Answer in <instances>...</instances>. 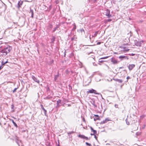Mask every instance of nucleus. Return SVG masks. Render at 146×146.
<instances>
[{"mask_svg": "<svg viewBox=\"0 0 146 146\" xmlns=\"http://www.w3.org/2000/svg\"><path fill=\"white\" fill-rule=\"evenodd\" d=\"M11 49V48L9 46L4 48L1 51V52L2 53H5V55H6L8 53H9Z\"/></svg>", "mask_w": 146, "mask_h": 146, "instance_id": "1", "label": "nucleus"}, {"mask_svg": "<svg viewBox=\"0 0 146 146\" xmlns=\"http://www.w3.org/2000/svg\"><path fill=\"white\" fill-rule=\"evenodd\" d=\"M96 91L94 90L93 89H91L90 90H88L86 92V93L87 94H88L89 93H94L96 94L100 95L102 97V98L103 99V98L102 97V94L100 93H97Z\"/></svg>", "mask_w": 146, "mask_h": 146, "instance_id": "2", "label": "nucleus"}, {"mask_svg": "<svg viewBox=\"0 0 146 146\" xmlns=\"http://www.w3.org/2000/svg\"><path fill=\"white\" fill-rule=\"evenodd\" d=\"M118 58L120 59V61H122L124 59H126L127 60L129 59L128 57V56L123 55L119 56Z\"/></svg>", "mask_w": 146, "mask_h": 146, "instance_id": "3", "label": "nucleus"}, {"mask_svg": "<svg viewBox=\"0 0 146 146\" xmlns=\"http://www.w3.org/2000/svg\"><path fill=\"white\" fill-rule=\"evenodd\" d=\"M105 15L108 16V17L110 18L111 17V15H110V11L109 10L107 9L105 12Z\"/></svg>", "mask_w": 146, "mask_h": 146, "instance_id": "4", "label": "nucleus"}, {"mask_svg": "<svg viewBox=\"0 0 146 146\" xmlns=\"http://www.w3.org/2000/svg\"><path fill=\"white\" fill-rule=\"evenodd\" d=\"M33 80L35 82L39 84L40 81L39 80H38L36 78L35 76L32 75L31 76Z\"/></svg>", "mask_w": 146, "mask_h": 146, "instance_id": "5", "label": "nucleus"}, {"mask_svg": "<svg viewBox=\"0 0 146 146\" xmlns=\"http://www.w3.org/2000/svg\"><path fill=\"white\" fill-rule=\"evenodd\" d=\"M135 65L134 64H129L128 66V68L129 70H131L135 67Z\"/></svg>", "mask_w": 146, "mask_h": 146, "instance_id": "6", "label": "nucleus"}, {"mask_svg": "<svg viewBox=\"0 0 146 146\" xmlns=\"http://www.w3.org/2000/svg\"><path fill=\"white\" fill-rule=\"evenodd\" d=\"M110 120L108 118H107L105 119L104 120L101 121L100 122V124H104L107 123L108 121H110Z\"/></svg>", "mask_w": 146, "mask_h": 146, "instance_id": "7", "label": "nucleus"}, {"mask_svg": "<svg viewBox=\"0 0 146 146\" xmlns=\"http://www.w3.org/2000/svg\"><path fill=\"white\" fill-rule=\"evenodd\" d=\"M23 3V2L21 1H19L17 7L18 9H19L21 7V6L22 5Z\"/></svg>", "mask_w": 146, "mask_h": 146, "instance_id": "8", "label": "nucleus"}, {"mask_svg": "<svg viewBox=\"0 0 146 146\" xmlns=\"http://www.w3.org/2000/svg\"><path fill=\"white\" fill-rule=\"evenodd\" d=\"M111 61L114 64H116L117 63V61L115 58H111Z\"/></svg>", "mask_w": 146, "mask_h": 146, "instance_id": "9", "label": "nucleus"}, {"mask_svg": "<svg viewBox=\"0 0 146 146\" xmlns=\"http://www.w3.org/2000/svg\"><path fill=\"white\" fill-rule=\"evenodd\" d=\"M59 73L58 72V74L56 75H55L54 77V80L55 82H57L58 78L59 77Z\"/></svg>", "mask_w": 146, "mask_h": 146, "instance_id": "10", "label": "nucleus"}, {"mask_svg": "<svg viewBox=\"0 0 146 146\" xmlns=\"http://www.w3.org/2000/svg\"><path fill=\"white\" fill-rule=\"evenodd\" d=\"M143 41L142 40L141 41L138 42V41L135 43L136 45L137 46H140L141 44V42H143Z\"/></svg>", "mask_w": 146, "mask_h": 146, "instance_id": "11", "label": "nucleus"}, {"mask_svg": "<svg viewBox=\"0 0 146 146\" xmlns=\"http://www.w3.org/2000/svg\"><path fill=\"white\" fill-rule=\"evenodd\" d=\"M40 106L41 108L44 111V113L46 115L47 112L46 110L44 108L43 106L41 104Z\"/></svg>", "mask_w": 146, "mask_h": 146, "instance_id": "12", "label": "nucleus"}, {"mask_svg": "<svg viewBox=\"0 0 146 146\" xmlns=\"http://www.w3.org/2000/svg\"><path fill=\"white\" fill-rule=\"evenodd\" d=\"M113 80L117 82H118L120 83H121L123 82V81L120 79H113Z\"/></svg>", "mask_w": 146, "mask_h": 146, "instance_id": "13", "label": "nucleus"}, {"mask_svg": "<svg viewBox=\"0 0 146 146\" xmlns=\"http://www.w3.org/2000/svg\"><path fill=\"white\" fill-rule=\"evenodd\" d=\"M29 13H31V17L32 18H33L34 15L33 10L31 9L30 8V12Z\"/></svg>", "mask_w": 146, "mask_h": 146, "instance_id": "14", "label": "nucleus"}, {"mask_svg": "<svg viewBox=\"0 0 146 146\" xmlns=\"http://www.w3.org/2000/svg\"><path fill=\"white\" fill-rule=\"evenodd\" d=\"M61 100H58L57 101V106H58V107H59V106H60V105H59V104H60L61 103Z\"/></svg>", "mask_w": 146, "mask_h": 146, "instance_id": "15", "label": "nucleus"}, {"mask_svg": "<svg viewBox=\"0 0 146 146\" xmlns=\"http://www.w3.org/2000/svg\"><path fill=\"white\" fill-rule=\"evenodd\" d=\"M92 104L93 105L94 107L95 108H96L97 107V106L95 104V102L94 101H92V102H91Z\"/></svg>", "mask_w": 146, "mask_h": 146, "instance_id": "16", "label": "nucleus"}, {"mask_svg": "<svg viewBox=\"0 0 146 146\" xmlns=\"http://www.w3.org/2000/svg\"><path fill=\"white\" fill-rule=\"evenodd\" d=\"M11 120L12 121V123H13L14 125L17 128L18 127V126L17 124L14 121V120L13 119H11Z\"/></svg>", "mask_w": 146, "mask_h": 146, "instance_id": "17", "label": "nucleus"}, {"mask_svg": "<svg viewBox=\"0 0 146 146\" xmlns=\"http://www.w3.org/2000/svg\"><path fill=\"white\" fill-rule=\"evenodd\" d=\"M59 25H56V27L54 28L53 31V32H55L56 30V29L58 28H59Z\"/></svg>", "mask_w": 146, "mask_h": 146, "instance_id": "18", "label": "nucleus"}, {"mask_svg": "<svg viewBox=\"0 0 146 146\" xmlns=\"http://www.w3.org/2000/svg\"><path fill=\"white\" fill-rule=\"evenodd\" d=\"M85 136L83 135H78V137L84 139Z\"/></svg>", "mask_w": 146, "mask_h": 146, "instance_id": "19", "label": "nucleus"}, {"mask_svg": "<svg viewBox=\"0 0 146 146\" xmlns=\"http://www.w3.org/2000/svg\"><path fill=\"white\" fill-rule=\"evenodd\" d=\"M77 39V38L75 36H74L73 37L71 38V40L73 41V40H76Z\"/></svg>", "mask_w": 146, "mask_h": 146, "instance_id": "20", "label": "nucleus"}, {"mask_svg": "<svg viewBox=\"0 0 146 146\" xmlns=\"http://www.w3.org/2000/svg\"><path fill=\"white\" fill-rule=\"evenodd\" d=\"M8 62L7 61H6L5 62H4L3 61H2V62H1L2 65H5V64H6Z\"/></svg>", "mask_w": 146, "mask_h": 146, "instance_id": "21", "label": "nucleus"}, {"mask_svg": "<svg viewBox=\"0 0 146 146\" xmlns=\"http://www.w3.org/2000/svg\"><path fill=\"white\" fill-rule=\"evenodd\" d=\"M98 31L96 32L92 36H96L97 35V34H98Z\"/></svg>", "mask_w": 146, "mask_h": 146, "instance_id": "22", "label": "nucleus"}, {"mask_svg": "<svg viewBox=\"0 0 146 146\" xmlns=\"http://www.w3.org/2000/svg\"><path fill=\"white\" fill-rule=\"evenodd\" d=\"M55 38L53 36L51 40V42H53L55 40Z\"/></svg>", "mask_w": 146, "mask_h": 146, "instance_id": "23", "label": "nucleus"}, {"mask_svg": "<svg viewBox=\"0 0 146 146\" xmlns=\"http://www.w3.org/2000/svg\"><path fill=\"white\" fill-rule=\"evenodd\" d=\"M16 139V143H17L19 145V142L18 141H19V140L18 139V138L17 137L16 139Z\"/></svg>", "mask_w": 146, "mask_h": 146, "instance_id": "24", "label": "nucleus"}, {"mask_svg": "<svg viewBox=\"0 0 146 146\" xmlns=\"http://www.w3.org/2000/svg\"><path fill=\"white\" fill-rule=\"evenodd\" d=\"M86 144L87 145H88L89 146H92V145L91 144L89 143L88 142H86Z\"/></svg>", "mask_w": 146, "mask_h": 146, "instance_id": "25", "label": "nucleus"}, {"mask_svg": "<svg viewBox=\"0 0 146 146\" xmlns=\"http://www.w3.org/2000/svg\"><path fill=\"white\" fill-rule=\"evenodd\" d=\"M108 58V56H106V57H102V58H101L100 59H99V60L101 59H106V58Z\"/></svg>", "mask_w": 146, "mask_h": 146, "instance_id": "26", "label": "nucleus"}, {"mask_svg": "<svg viewBox=\"0 0 146 146\" xmlns=\"http://www.w3.org/2000/svg\"><path fill=\"white\" fill-rule=\"evenodd\" d=\"M125 121H126V124L128 125H129V121H127V119H126V120H125Z\"/></svg>", "mask_w": 146, "mask_h": 146, "instance_id": "27", "label": "nucleus"}, {"mask_svg": "<svg viewBox=\"0 0 146 146\" xmlns=\"http://www.w3.org/2000/svg\"><path fill=\"white\" fill-rule=\"evenodd\" d=\"M93 133H94V134H96L97 133V131H96L95 130H94L93 131Z\"/></svg>", "mask_w": 146, "mask_h": 146, "instance_id": "28", "label": "nucleus"}, {"mask_svg": "<svg viewBox=\"0 0 146 146\" xmlns=\"http://www.w3.org/2000/svg\"><path fill=\"white\" fill-rule=\"evenodd\" d=\"M115 107L116 108H118V105L117 104H115Z\"/></svg>", "mask_w": 146, "mask_h": 146, "instance_id": "29", "label": "nucleus"}, {"mask_svg": "<svg viewBox=\"0 0 146 146\" xmlns=\"http://www.w3.org/2000/svg\"><path fill=\"white\" fill-rule=\"evenodd\" d=\"M84 139H86V140H89L90 139L89 138H88V137H87L85 136V137Z\"/></svg>", "mask_w": 146, "mask_h": 146, "instance_id": "30", "label": "nucleus"}, {"mask_svg": "<svg viewBox=\"0 0 146 146\" xmlns=\"http://www.w3.org/2000/svg\"><path fill=\"white\" fill-rule=\"evenodd\" d=\"M98 119H99V118H94V120L95 121H96V120H98Z\"/></svg>", "mask_w": 146, "mask_h": 146, "instance_id": "31", "label": "nucleus"}, {"mask_svg": "<svg viewBox=\"0 0 146 146\" xmlns=\"http://www.w3.org/2000/svg\"><path fill=\"white\" fill-rule=\"evenodd\" d=\"M94 138H95V139L96 140H97V137L96 136V134H95L94 135Z\"/></svg>", "mask_w": 146, "mask_h": 146, "instance_id": "32", "label": "nucleus"}, {"mask_svg": "<svg viewBox=\"0 0 146 146\" xmlns=\"http://www.w3.org/2000/svg\"><path fill=\"white\" fill-rule=\"evenodd\" d=\"M17 88H15L14 89V90H13V92H15V91H16V90H17Z\"/></svg>", "mask_w": 146, "mask_h": 146, "instance_id": "33", "label": "nucleus"}, {"mask_svg": "<svg viewBox=\"0 0 146 146\" xmlns=\"http://www.w3.org/2000/svg\"><path fill=\"white\" fill-rule=\"evenodd\" d=\"M69 89H72V87L69 85Z\"/></svg>", "mask_w": 146, "mask_h": 146, "instance_id": "34", "label": "nucleus"}, {"mask_svg": "<svg viewBox=\"0 0 146 146\" xmlns=\"http://www.w3.org/2000/svg\"><path fill=\"white\" fill-rule=\"evenodd\" d=\"M90 128L91 130L92 131L94 130V129H93L92 128V127H90Z\"/></svg>", "mask_w": 146, "mask_h": 146, "instance_id": "35", "label": "nucleus"}, {"mask_svg": "<svg viewBox=\"0 0 146 146\" xmlns=\"http://www.w3.org/2000/svg\"><path fill=\"white\" fill-rule=\"evenodd\" d=\"M93 64L94 66H97V65L96 64L95 62L93 63Z\"/></svg>", "mask_w": 146, "mask_h": 146, "instance_id": "36", "label": "nucleus"}, {"mask_svg": "<svg viewBox=\"0 0 146 146\" xmlns=\"http://www.w3.org/2000/svg\"><path fill=\"white\" fill-rule=\"evenodd\" d=\"M14 107V105H11V108L12 109H13Z\"/></svg>", "mask_w": 146, "mask_h": 146, "instance_id": "37", "label": "nucleus"}, {"mask_svg": "<svg viewBox=\"0 0 146 146\" xmlns=\"http://www.w3.org/2000/svg\"><path fill=\"white\" fill-rule=\"evenodd\" d=\"M101 43V42H98L97 43V45H99V44H100Z\"/></svg>", "mask_w": 146, "mask_h": 146, "instance_id": "38", "label": "nucleus"}, {"mask_svg": "<svg viewBox=\"0 0 146 146\" xmlns=\"http://www.w3.org/2000/svg\"><path fill=\"white\" fill-rule=\"evenodd\" d=\"M135 54H133V53H132L131 54H129V55H130V56H134L135 55Z\"/></svg>", "mask_w": 146, "mask_h": 146, "instance_id": "39", "label": "nucleus"}, {"mask_svg": "<svg viewBox=\"0 0 146 146\" xmlns=\"http://www.w3.org/2000/svg\"><path fill=\"white\" fill-rule=\"evenodd\" d=\"M74 132L73 131H71V132H69L68 133V134H71L73 133H74Z\"/></svg>", "mask_w": 146, "mask_h": 146, "instance_id": "40", "label": "nucleus"}, {"mask_svg": "<svg viewBox=\"0 0 146 146\" xmlns=\"http://www.w3.org/2000/svg\"><path fill=\"white\" fill-rule=\"evenodd\" d=\"M49 11L50 10V9L51 8V5L49 6Z\"/></svg>", "mask_w": 146, "mask_h": 146, "instance_id": "41", "label": "nucleus"}, {"mask_svg": "<svg viewBox=\"0 0 146 146\" xmlns=\"http://www.w3.org/2000/svg\"><path fill=\"white\" fill-rule=\"evenodd\" d=\"M130 78V77L129 76H127V79H129Z\"/></svg>", "mask_w": 146, "mask_h": 146, "instance_id": "42", "label": "nucleus"}, {"mask_svg": "<svg viewBox=\"0 0 146 146\" xmlns=\"http://www.w3.org/2000/svg\"><path fill=\"white\" fill-rule=\"evenodd\" d=\"M98 0H94V3H96V2L97 1H98Z\"/></svg>", "mask_w": 146, "mask_h": 146, "instance_id": "43", "label": "nucleus"}, {"mask_svg": "<svg viewBox=\"0 0 146 146\" xmlns=\"http://www.w3.org/2000/svg\"><path fill=\"white\" fill-rule=\"evenodd\" d=\"M104 61L103 60H100V61H99V62H100V63H102V62H103Z\"/></svg>", "mask_w": 146, "mask_h": 146, "instance_id": "44", "label": "nucleus"}, {"mask_svg": "<svg viewBox=\"0 0 146 146\" xmlns=\"http://www.w3.org/2000/svg\"><path fill=\"white\" fill-rule=\"evenodd\" d=\"M2 66V65L0 66V70H1L3 68V67Z\"/></svg>", "mask_w": 146, "mask_h": 146, "instance_id": "45", "label": "nucleus"}, {"mask_svg": "<svg viewBox=\"0 0 146 146\" xmlns=\"http://www.w3.org/2000/svg\"><path fill=\"white\" fill-rule=\"evenodd\" d=\"M73 29H76V27L75 25L74 27V28H73Z\"/></svg>", "mask_w": 146, "mask_h": 146, "instance_id": "46", "label": "nucleus"}, {"mask_svg": "<svg viewBox=\"0 0 146 146\" xmlns=\"http://www.w3.org/2000/svg\"><path fill=\"white\" fill-rule=\"evenodd\" d=\"M95 115L96 117H97V118H99V116L98 115Z\"/></svg>", "mask_w": 146, "mask_h": 146, "instance_id": "47", "label": "nucleus"}, {"mask_svg": "<svg viewBox=\"0 0 146 146\" xmlns=\"http://www.w3.org/2000/svg\"><path fill=\"white\" fill-rule=\"evenodd\" d=\"M83 121H84V122H86L85 120V119H84V118H83Z\"/></svg>", "mask_w": 146, "mask_h": 146, "instance_id": "48", "label": "nucleus"}, {"mask_svg": "<svg viewBox=\"0 0 146 146\" xmlns=\"http://www.w3.org/2000/svg\"><path fill=\"white\" fill-rule=\"evenodd\" d=\"M108 21H111V19H109L108 20Z\"/></svg>", "mask_w": 146, "mask_h": 146, "instance_id": "49", "label": "nucleus"}, {"mask_svg": "<svg viewBox=\"0 0 146 146\" xmlns=\"http://www.w3.org/2000/svg\"><path fill=\"white\" fill-rule=\"evenodd\" d=\"M50 98V97H47L46 98L47 99H49Z\"/></svg>", "mask_w": 146, "mask_h": 146, "instance_id": "50", "label": "nucleus"}, {"mask_svg": "<svg viewBox=\"0 0 146 146\" xmlns=\"http://www.w3.org/2000/svg\"><path fill=\"white\" fill-rule=\"evenodd\" d=\"M90 135H94L95 134L94 133H91Z\"/></svg>", "mask_w": 146, "mask_h": 146, "instance_id": "51", "label": "nucleus"}, {"mask_svg": "<svg viewBox=\"0 0 146 146\" xmlns=\"http://www.w3.org/2000/svg\"><path fill=\"white\" fill-rule=\"evenodd\" d=\"M68 106H70V104H68Z\"/></svg>", "mask_w": 146, "mask_h": 146, "instance_id": "52", "label": "nucleus"}, {"mask_svg": "<svg viewBox=\"0 0 146 146\" xmlns=\"http://www.w3.org/2000/svg\"><path fill=\"white\" fill-rule=\"evenodd\" d=\"M114 54H117V53L116 52H114Z\"/></svg>", "mask_w": 146, "mask_h": 146, "instance_id": "53", "label": "nucleus"}, {"mask_svg": "<svg viewBox=\"0 0 146 146\" xmlns=\"http://www.w3.org/2000/svg\"><path fill=\"white\" fill-rule=\"evenodd\" d=\"M57 146H60V145L58 144Z\"/></svg>", "mask_w": 146, "mask_h": 146, "instance_id": "54", "label": "nucleus"}, {"mask_svg": "<svg viewBox=\"0 0 146 146\" xmlns=\"http://www.w3.org/2000/svg\"><path fill=\"white\" fill-rule=\"evenodd\" d=\"M145 49H146V47H145Z\"/></svg>", "mask_w": 146, "mask_h": 146, "instance_id": "55", "label": "nucleus"}, {"mask_svg": "<svg viewBox=\"0 0 146 146\" xmlns=\"http://www.w3.org/2000/svg\"><path fill=\"white\" fill-rule=\"evenodd\" d=\"M129 20H130V18H129Z\"/></svg>", "mask_w": 146, "mask_h": 146, "instance_id": "56", "label": "nucleus"}]
</instances>
